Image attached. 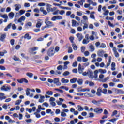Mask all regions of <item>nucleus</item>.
Segmentation results:
<instances>
[{
    "label": "nucleus",
    "mask_w": 124,
    "mask_h": 124,
    "mask_svg": "<svg viewBox=\"0 0 124 124\" xmlns=\"http://www.w3.org/2000/svg\"><path fill=\"white\" fill-rule=\"evenodd\" d=\"M49 17H47L45 20V23L47 26L48 28H50V27H54V24H53V22L49 21Z\"/></svg>",
    "instance_id": "obj_1"
},
{
    "label": "nucleus",
    "mask_w": 124,
    "mask_h": 124,
    "mask_svg": "<svg viewBox=\"0 0 124 124\" xmlns=\"http://www.w3.org/2000/svg\"><path fill=\"white\" fill-rule=\"evenodd\" d=\"M55 54V51H54V48L51 47L47 51V55L49 57H52Z\"/></svg>",
    "instance_id": "obj_2"
},
{
    "label": "nucleus",
    "mask_w": 124,
    "mask_h": 124,
    "mask_svg": "<svg viewBox=\"0 0 124 124\" xmlns=\"http://www.w3.org/2000/svg\"><path fill=\"white\" fill-rule=\"evenodd\" d=\"M94 112L98 114H101L103 112V109L101 108H96L94 109Z\"/></svg>",
    "instance_id": "obj_3"
},
{
    "label": "nucleus",
    "mask_w": 124,
    "mask_h": 124,
    "mask_svg": "<svg viewBox=\"0 0 124 124\" xmlns=\"http://www.w3.org/2000/svg\"><path fill=\"white\" fill-rule=\"evenodd\" d=\"M11 90V87L10 86H6L5 85H3L1 87V91H4L5 92H7L8 91H10Z\"/></svg>",
    "instance_id": "obj_4"
},
{
    "label": "nucleus",
    "mask_w": 124,
    "mask_h": 124,
    "mask_svg": "<svg viewBox=\"0 0 124 124\" xmlns=\"http://www.w3.org/2000/svg\"><path fill=\"white\" fill-rule=\"evenodd\" d=\"M87 75L89 76L90 79H93V73L92 70H88L87 71Z\"/></svg>",
    "instance_id": "obj_5"
},
{
    "label": "nucleus",
    "mask_w": 124,
    "mask_h": 124,
    "mask_svg": "<svg viewBox=\"0 0 124 124\" xmlns=\"http://www.w3.org/2000/svg\"><path fill=\"white\" fill-rule=\"evenodd\" d=\"M84 69H85V67L83 66H81V64H79L78 70L79 74H82V73H83Z\"/></svg>",
    "instance_id": "obj_6"
},
{
    "label": "nucleus",
    "mask_w": 124,
    "mask_h": 124,
    "mask_svg": "<svg viewBox=\"0 0 124 124\" xmlns=\"http://www.w3.org/2000/svg\"><path fill=\"white\" fill-rule=\"evenodd\" d=\"M57 70H58L56 71L57 73H58V74H59V75H61L62 74V72H61L60 71H62V70L63 69V66L60 65L57 67Z\"/></svg>",
    "instance_id": "obj_7"
},
{
    "label": "nucleus",
    "mask_w": 124,
    "mask_h": 124,
    "mask_svg": "<svg viewBox=\"0 0 124 124\" xmlns=\"http://www.w3.org/2000/svg\"><path fill=\"white\" fill-rule=\"evenodd\" d=\"M53 83L56 85V86H61L62 83L60 82V80L59 78H55L53 79Z\"/></svg>",
    "instance_id": "obj_8"
},
{
    "label": "nucleus",
    "mask_w": 124,
    "mask_h": 124,
    "mask_svg": "<svg viewBox=\"0 0 124 124\" xmlns=\"http://www.w3.org/2000/svg\"><path fill=\"white\" fill-rule=\"evenodd\" d=\"M55 100H56V99L54 97H51L49 99V102H50V104L52 105V106H56V103H55Z\"/></svg>",
    "instance_id": "obj_9"
},
{
    "label": "nucleus",
    "mask_w": 124,
    "mask_h": 124,
    "mask_svg": "<svg viewBox=\"0 0 124 124\" xmlns=\"http://www.w3.org/2000/svg\"><path fill=\"white\" fill-rule=\"evenodd\" d=\"M102 92V88H101V87H99L97 89V92L96 93V95H97V96H101Z\"/></svg>",
    "instance_id": "obj_10"
},
{
    "label": "nucleus",
    "mask_w": 124,
    "mask_h": 124,
    "mask_svg": "<svg viewBox=\"0 0 124 124\" xmlns=\"http://www.w3.org/2000/svg\"><path fill=\"white\" fill-rule=\"evenodd\" d=\"M6 38V33H0V40L3 42L4 41V39Z\"/></svg>",
    "instance_id": "obj_11"
},
{
    "label": "nucleus",
    "mask_w": 124,
    "mask_h": 124,
    "mask_svg": "<svg viewBox=\"0 0 124 124\" xmlns=\"http://www.w3.org/2000/svg\"><path fill=\"white\" fill-rule=\"evenodd\" d=\"M115 92L117 94H124V92L122 90L115 89Z\"/></svg>",
    "instance_id": "obj_12"
},
{
    "label": "nucleus",
    "mask_w": 124,
    "mask_h": 124,
    "mask_svg": "<svg viewBox=\"0 0 124 124\" xmlns=\"http://www.w3.org/2000/svg\"><path fill=\"white\" fill-rule=\"evenodd\" d=\"M113 51L116 58H119V57H120V55L119 54V53H118V51H117V48H116V47H113Z\"/></svg>",
    "instance_id": "obj_13"
},
{
    "label": "nucleus",
    "mask_w": 124,
    "mask_h": 124,
    "mask_svg": "<svg viewBox=\"0 0 124 124\" xmlns=\"http://www.w3.org/2000/svg\"><path fill=\"white\" fill-rule=\"evenodd\" d=\"M104 51L102 50H100L97 52V55L98 57H102L103 58L104 55Z\"/></svg>",
    "instance_id": "obj_14"
},
{
    "label": "nucleus",
    "mask_w": 124,
    "mask_h": 124,
    "mask_svg": "<svg viewBox=\"0 0 124 124\" xmlns=\"http://www.w3.org/2000/svg\"><path fill=\"white\" fill-rule=\"evenodd\" d=\"M77 36L78 38V39L79 41H82V39L84 38V36L82 35L81 33H78L77 34Z\"/></svg>",
    "instance_id": "obj_15"
},
{
    "label": "nucleus",
    "mask_w": 124,
    "mask_h": 124,
    "mask_svg": "<svg viewBox=\"0 0 124 124\" xmlns=\"http://www.w3.org/2000/svg\"><path fill=\"white\" fill-rule=\"evenodd\" d=\"M72 27H78L79 24L77 23V21L75 20H72Z\"/></svg>",
    "instance_id": "obj_16"
},
{
    "label": "nucleus",
    "mask_w": 124,
    "mask_h": 124,
    "mask_svg": "<svg viewBox=\"0 0 124 124\" xmlns=\"http://www.w3.org/2000/svg\"><path fill=\"white\" fill-rule=\"evenodd\" d=\"M39 96H40V99L38 100V102H40V103H42L44 102V99H45V97L41 95H39Z\"/></svg>",
    "instance_id": "obj_17"
},
{
    "label": "nucleus",
    "mask_w": 124,
    "mask_h": 124,
    "mask_svg": "<svg viewBox=\"0 0 124 124\" xmlns=\"http://www.w3.org/2000/svg\"><path fill=\"white\" fill-rule=\"evenodd\" d=\"M37 50H38V47L35 46V47L30 48L29 52L31 54H32L33 52H34V51H36Z\"/></svg>",
    "instance_id": "obj_18"
},
{
    "label": "nucleus",
    "mask_w": 124,
    "mask_h": 124,
    "mask_svg": "<svg viewBox=\"0 0 124 124\" xmlns=\"http://www.w3.org/2000/svg\"><path fill=\"white\" fill-rule=\"evenodd\" d=\"M112 60V57L109 56L108 57V61L107 63V67L105 68H107L108 66H110V64H111V61Z\"/></svg>",
    "instance_id": "obj_19"
},
{
    "label": "nucleus",
    "mask_w": 124,
    "mask_h": 124,
    "mask_svg": "<svg viewBox=\"0 0 124 124\" xmlns=\"http://www.w3.org/2000/svg\"><path fill=\"white\" fill-rule=\"evenodd\" d=\"M24 38L25 39H28V40H30V39H31V37L30 36V34L26 33L25 34Z\"/></svg>",
    "instance_id": "obj_20"
},
{
    "label": "nucleus",
    "mask_w": 124,
    "mask_h": 124,
    "mask_svg": "<svg viewBox=\"0 0 124 124\" xmlns=\"http://www.w3.org/2000/svg\"><path fill=\"white\" fill-rule=\"evenodd\" d=\"M92 103L95 104V105H100L101 104L100 101H96L95 100H93L92 101Z\"/></svg>",
    "instance_id": "obj_21"
},
{
    "label": "nucleus",
    "mask_w": 124,
    "mask_h": 124,
    "mask_svg": "<svg viewBox=\"0 0 124 124\" xmlns=\"http://www.w3.org/2000/svg\"><path fill=\"white\" fill-rule=\"evenodd\" d=\"M6 96H4V93H0V100H3V99H5Z\"/></svg>",
    "instance_id": "obj_22"
},
{
    "label": "nucleus",
    "mask_w": 124,
    "mask_h": 124,
    "mask_svg": "<svg viewBox=\"0 0 124 124\" xmlns=\"http://www.w3.org/2000/svg\"><path fill=\"white\" fill-rule=\"evenodd\" d=\"M61 82L62 84H67V83H69V80L68 79H65L64 78H62L61 79Z\"/></svg>",
    "instance_id": "obj_23"
},
{
    "label": "nucleus",
    "mask_w": 124,
    "mask_h": 124,
    "mask_svg": "<svg viewBox=\"0 0 124 124\" xmlns=\"http://www.w3.org/2000/svg\"><path fill=\"white\" fill-rule=\"evenodd\" d=\"M84 96H85V97H93V95L89 93H84Z\"/></svg>",
    "instance_id": "obj_24"
},
{
    "label": "nucleus",
    "mask_w": 124,
    "mask_h": 124,
    "mask_svg": "<svg viewBox=\"0 0 124 124\" xmlns=\"http://www.w3.org/2000/svg\"><path fill=\"white\" fill-rule=\"evenodd\" d=\"M15 6L16 7L15 10H16V11H19V10H20V9L21 8V5L16 4Z\"/></svg>",
    "instance_id": "obj_25"
},
{
    "label": "nucleus",
    "mask_w": 124,
    "mask_h": 124,
    "mask_svg": "<svg viewBox=\"0 0 124 124\" xmlns=\"http://www.w3.org/2000/svg\"><path fill=\"white\" fill-rule=\"evenodd\" d=\"M70 82L71 84H75V83H76V82H77V78H74L72 79H71Z\"/></svg>",
    "instance_id": "obj_26"
},
{
    "label": "nucleus",
    "mask_w": 124,
    "mask_h": 124,
    "mask_svg": "<svg viewBox=\"0 0 124 124\" xmlns=\"http://www.w3.org/2000/svg\"><path fill=\"white\" fill-rule=\"evenodd\" d=\"M46 6L47 11H48V12H50V11L51 10V7H52V5H51L50 4H46Z\"/></svg>",
    "instance_id": "obj_27"
},
{
    "label": "nucleus",
    "mask_w": 124,
    "mask_h": 124,
    "mask_svg": "<svg viewBox=\"0 0 124 124\" xmlns=\"http://www.w3.org/2000/svg\"><path fill=\"white\" fill-rule=\"evenodd\" d=\"M11 26H12V23L9 24L7 25V26L6 28H5V29H4L5 31H8V29H10L11 28Z\"/></svg>",
    "instance_id": "obj_28"
},
{
    "label": "nucleus",
    "mask_w": 124,
    "mask_h": 124,
    "mask_svg": "<svg viewBox=\"0 0 124 124\" xmlns=\"http://www.w3.org/2000/svg\"><path fill=\"white\" fill-rule=\"evenodd\" d=\"M26 20V16H22L19 19H18V21L20 23H22V21H25Z\"/></svg>",
    "instance_id": "obj_29"
},
{
    "label": "nucleus",
    "mask_w": 124,
    "mask_h": 124,
    "mask_svg": "<svg viewBox=\"0 0 124 124\" xmlns=\"http://www.w3.org/2000/svg\"><path fill=\"white\" fill-rule=\"evenodd\" d=\"M89 48L91 52H94V51L95 50L94 48V46H93V45H90Z\"/></svg>",
    "instance_id": "obj_30"
},
{
    "label": "nucleus",
    "mask_w": 124,
    "mask_h": 124,
    "mask_svg": "<svg viewBox=\"0 0 124 124\" xmlns=\"http://www.w3.org/2000/svg\"><path fill=\"white\" fill-rule=\"evenodd\" d=\"M72 46L74 51H77V49L78 48V47H77V46L76 45V44H75V43H73V44H72Z\"/></svg>",
    "instance_id": "obj_31"
},
{
    "label": "nucleus",
    "mask_w": 124,
    "mask_h": 124,
    "mask_svg": "<svg viewBox=\"0 0 124 124\" xmlns=\"http://www.w3.org/2000/svg\"><path fill=\"white\" fill-rule=\"evenodd\" d=\"M32 26V23L31 22H28L27 24L25 25V28H27L28 27H31Z\"/></svg>",
    "instance_id": "obj_32"
},
{
    "label": "nucleus",
    "mask_w": 124,
    "mask_h": 124,
    "mask_svg": "<svg viewBox=\"0 0 124 124\" xmlns=\"http://www.w3.org/2000/svg\"><path fill=\"white\" fill-rule=\"evenodd\" d=\"M42 26V22L40 21H38L37 23L36 24V27L37 28H40Z\"/></svg>",
    "instance_id": "obj_33"
},
{
    "label": "nucleus",
    "mask_w": 124,
    "mask_h": 124,
    "mask_svg": "<svg viewBox=\"0 0 124 124\" xmlns=\"http://www.w3.org/2000/svg\"><path fill=\"white\" fill-rule=\"evenodd\" d=\"M99 72H100V73H101V74H104L105 73H106L107 71L105 69H99Z\"/></svg>",
    "instance_id": "obj_34"
},
{
    "label": "nucleus",
    "mask_w": 124,
    "mask_h": 124,
    "mask_svg": "<svg viewBox=\"0 0 124 124\" xmlns=\"http://www.w3.org/2000/svg\"><path fill=\"white\" fill-rule=\"evenodd\" d=\"M78 111H79V112H81V111H83L84 110V108H83L82 106H81L80 105H78Z\"/></svg>",
    "instance_id": "obj_35"
},
{
    "label": "nucleus",
    "mask_w": 124,
    "mask_h": 124,
    "mask_svg": "<svg viewBox=\"0 0 124 124\" xmlns=\"http://www.w3.org/2000/svg\"><path fill=\"white\" fill-rule=\"evenodd\" d=\"M30 91H31V89L30 88H27V90H26V94L27 96H29L30 95L31 93L30 92Z\"/></svg>",
    "instance_id": "obj_36"
},
{
    "label": "nucleus",
    "mask_w": 124,
    "mask_h": 124,
    "mask_svg": "<svg viewBox=\"0 0 124 124\" xmlns=\"http://www.w3.org/2000/svg\"><path fill=\"white\" fill-rule=\"evenodd\" d=\"M9 17L11 19H13V17H14V12H11L9 14Z\"/></svg>",
    "instance_id": "obj_37"
},
{
    "label": "nucleus",
    "mask_w": 124,
    "mask_h": 124,
    "mask_svg": "<svg viewBox=\"0 0 124 124\" xmlns=\"http://www.w3.org/2000/svg\"><path fill=\"white\" fill-rule=\"evenodd\" d=\"M83 80L82 79H78V85H83Z\"/></svg>",
    "instance_id": "obj_38"
},
{
    "label": "nucleus",
    "mask_w": 124,
    "mask_h": 124,
    "mask_svg": "<svg viewBox=\"0 0 124 124\" xmlns=\"http://www.w3.org/2000/svg\"><path fill=\"white\" fill-rule=\"evenodd\" d=\"M26 75L27 76L29 77V78H32V76H33V74L31 73H27Z\"/></svg>",
    "instance_id": "obj_39"
},
{
    "label": "nucleus",
    "mask_w": 124,
    "mask_h": 124,
    "mask_svg": "<svg viewBox=\"0 0 124 124\" xmlns=\"http://www.w3.org/2000/svg\"><path fill=\"white\" fill-rule=\"evenodd\" d=\"M69 74H70V73L69 71H66L63 73L62 75L63 76H68Z\"/></svg>",
    "instance_id": "obj_40"
},
{
    "label": "nucleus",
    "mask_w": 124,
    "mask_h": 124,
    "mask_svg": "<svg viewBox=\"0 0 124 124\" xmlns=\"http://www.w3.org/2000/svg\"><path fill=\"white\" fill-rule=\"evenodd\" d=\"M78 122V119H75L74 120H71L70 121V124H75V123H77Z\"/></svg>",
    "instance_id": "obj_41"
},
{
    "label": "nucleus",
    "mask_w": 124,
    "mask_h": 124,
    "mask_svg": "<svg viewBox=\"0 0 124 124\" xmlns=\"http://www.w3.org/2000/svg\"><path fill=\"white\" fill-rule=\"evenodd\" d=\"M34 115H35L36 116V117L38 119H39V118L41 117L40 114L37 112H34Z\"/></svg>",
    "instance_id": "obj_42"
},
{
    "label": "nucleus",
    "mask_w": 124,
    "mask_h": 124,
    "mask_svg": "<svg viewBox=\"0 0 124 124\" xmlns=\"http://www.w3.org/2000/svg\"><path fill=\"white\" fill-rule=\"evenodd\" d=\"M93 13H94V12H92L90 16V18L91 19H93V20H95V17H94V15L93 14Z\"/></svg>",
    "instance_id": "obj_43"
},
{
    "label": "nucleus",
    "mask_w": 124,
    "mask_h": 124,
    "mask_svg": "<svg viewBox=\"0 0 124 124\" xmlns=\"http://www.w3.org/2000/svg\"><path fill=\"white\" fill-rule=\"evenodd\" d=\"M46 93L48 95H53V91H48L47 92H46Z\"/></svg>",
    "instance_id": "obj_44"
},
{
    "label": "nucleus",
    "mask_w": 124,
    "mask_h": 124,
    "mask_svg": "<svg viewBox=\"0 0 124 124\" xmlns=\"http://www.w3.org/2000/svg\"><path fill=\"white\" fill-rule=\"evenodd\" d=\"M59 13H60V10H56L53 13V15H58V14H59Z\"/></svg>",
    "instance_id": "obj_45"
},
{
    "label": "nucleus",
    "mask_w": 124,
    "mask_h": 124,
    "mask_svg": "<svg viewBox=\"0 0 124 124\" xmlns=\"http://www.w3.org/2000/svg\"><path fill=\"white\" fill-rule=\"evenodd\" d=\"M34 61L35 62H36V63H39V64H41V63H42V60H35Z\"/></svg>",
    "instance_id": "obj_46"
},
{
    "label": "nucleus",
    "mask_w": 124,
    "mask_h": 124,
    "mask_svg": "<svg viewBox=\"0 0 124 124\" xmlns=\"http://www.w3.org/2000/svg\"><path fill=\"white\" fill-rule=\"evenodd\" d=\"M82 62H87L89 61V59H88V58H86L85 57H83L82 58Z\"/></svg>",
    "instance_id": "obj_47"
},
{
    "label": "nucleus",
    "mask_w": 124,
    "mask_h": 124,
    "mask_svg": "<svg viewBox=\"0 0 124 124\" xmlns=\"http://www.w3.org/2000/svg\"><path fill=\"white\" fill-rule=\"evenodd\" d=\"M117 120H118V118H114V119H110V120H108V121L111 122L113 124H115V122H116L117 121Z\"/></svg>",
    "instance_id": "obj_48"
},
{
    "label": "nucleus",
    "mask_w": 124,
    "mask_h": 124,
    "mask_svg": "<svg viewBox=\"0 0 124 124\" xmlns=\"http://www.w3.org/2000/svg\"><path fill=\"white\" fill-rule=\"evenodd\" d=\"M78 65V62H77V61H75L73 62L72 66H73V67H76V66H77Z\"/></svg>",
    "instance_id": "obj_49"
},
{
    "label": "nucleus",
    "mask_w": 124,
    "mask_h": 124,
    "mask_svg": "<svg viewBox=\"0 0 124 124\" xmlns=\"http://www.w3.org/2000/svg\"><path fill=\"white\" fill-rule=\"evenodd\" d=\"M21 102H22L21 100H18L16 101L15 104H16V105H20V103H21Z\"/></svg>",
    "instance_id": "obj_50"
},
{
    "label": "nucleus",
    "mask_w": 124,
    "mask_h": 124,
    "mask_svg": "<svg viewBox=\"0 0 124 124\" xmlns=\"http://www.w3.org/2000/svg\"><path fill=\"white\" fill-rule=\"evenodd\" d=\"M86 29H88V24L84 23V25L83 26V31H85V30H86Z\"/></svg>",
    "instance_id": "obj_51"
},
{
    "label": "nucleus",
    "mask_w": 124,
    "mask_h": 124,
    "mask_svg": "<svg viewBox=\"0 0 124 124\" xmlns=\"http://www.w3.org/2000/svg\"><path fill=\"white\" fill-rule=\"evenodd\" d=\"M102 93H104V94H107V89H103L102 90Z\"/></svg>",
    "instance_id": "obj_52"
},
{
    "label": "nucleus",
    "mask_w": 124,
    "mask_h": 124,
    "mask_svg": "<svg viewBox=\"0 0 124 124\" xmlns=\"http://www.w3.org/2000/svg\"><path fill=\"white\" fill-rule=\"evenodd\" d=\"M69 40L70 41V42H71V43H72V44L73 43H74V42L73 41L74 40V37L71 36L69 38Z\"/></svg>",
    "instance_id": "obj_53"
},
{
    "label": "nucleus",
    "mask_w": 124,
    "mask_h": 124,
    "mask_svg": "<svg viewBox=\"0 0 124 124\" xmlns=\"http://www.w3.org/2000/svg\"><path fill=\"white\" fill-rule=\"evenodd\" d=\"M83 44H88L89 43V41H87V39H84L82 41Z\"/></svg>",
    "instance_id": "obj_54"
},
{
    "label": "nucleus",
    "mask_w": 124,
    "mask_h": 124,
    "mask_svg": "<svg viewBox=\"0 0 124 124\" xmlns=\"http://www.w3.org/2000/svg\"><path fill=\"white\" fill-rule=\"evenodd\" d=\"M1 17L2 18H3V19L8 18V16L7 15H6V14L1 15Z\"/></svg>",
    "instance_id": "obj_55"
},
{
    "label": "nucleus",
    "mask_w": 124,
    "mask_h": 124,
    "mask_svg": "<svg viewBox=\"0 0 124 124\" xmlns=\"http://www.w3.org/2000/svg\"><path fill=\"white\" fill-rule=\"evenodd\" d=\"M106 47V45H105V44L102 43L100 46H99V48H105Z\"/></svg>",
    "instance_id": "obj_56"
},
{
    "label": "nucleus",
    "mask_w": 124,
    "mask_h": 124,
    "mask_svg": "<svg viewBox=\"0 0 124 124\" xmlns=\"http://www.w3.org/2000/svg\"><path fill=\"white\" fill-rule=\"evenodd\" d=\"M33 11L35 13H39V12H40L39 9L37 8H35L34 9Z\"/></svg>",
    "instance_id": "obj_57"
},
{
    "label": "nucleus",
    "mask_w": 124,
    "mask_h": 124,
    "mask_svg": "<svg viewBox=\"0 0 124 124\" xmlns=\"http://www.w3.org/2000/svg\"><path fill=\"white\" fill-rule=\"evenodd\" d=\"M61 116V117H66V116L67 115H66V113H65V112H63V111H62Z\"/></svg>",
    "instance_id": "obj_58"
},
{
    "label": "nucleus",
    "mask_w": 124,
    "mask_h": 124,
    "mask_svg": "<svg viewBox=\"0 0 124 124\" xmlns=\"http://www.w3.org/2000/svg\"><path fill=\"white\" fill-rule=\"evenodd\" d=\"M110 79V78L109 77H107L106 78L104 79L102 81L104 83H106L107 81H108Z\"/></svg>",
    "instance_id": "obj_59"
},
{
    "label": "nucleus",
    "mask_w": 124,
    "mask_h": 124,
    "mask_svg": "<svg viewBox=\"0 0 124 124\" xmlns=\"http://www.w3.org/2000/svg\"><path fill=\"white\" fill-rule=\"evenodd\" d=\"M117 114H118V111L114 110L111 115V117H114V116H115V115H117Z\"/></svg>",
    "instance_id": "obj_60"
},
{
    "label": "nucleus",
    "mask_w": 124,
    "mask_h": 124,
    "mask_svg": "<svg viewBox=\"0 0 124 124\" xmlns=\"http://www.w3.org/2000/svg\"><path fill=\"white\" fill-rule=\"evenodd\" d=\"M117 108H119V109H121V108H124V105H117Z\"/></svg>",
    "instance_id": "obj_61"
},
{
    "label": "nucleus",
    "mask_w": 124,
    "mask_h": 124,
    "mask_svg": "<svg viewBox=\"0 0 124 124\" xmlns=\"http://www.w3.org/2000/svg\"><path fill=\"white\" fill-rule=\"evenodd\" d=\"M56 20H62V16H57Z\"/></svg>",
    "instance_id": "obj_62"
},
{
    "label": "nucleus",
    "mask_w": 124,
    "mask_h": 124,
    "mask_svg": "<svg viewBox=\"0 0 124 124\" xmlns=\"http://www.w3.org/2000/svg\"><path fill=\"white\" fill-rule=\"evenodd\" d=\"M109 14V11L108 10L105 11L104 13H103V15L105 16H107Z\"/></svg>",
    "instance_id": "obj_63"
},
{
    "label": "nucleus",
    "mask_w": 124,
    "mask_h": 124,
    "mask_svg": "<svg viewBox=\"0 0 124 124\" xmlns=\"http://www.w3.org/2000/svg\"><path fill=\"white\" fill-rule=\"evenodd\" d=\"M39 79L41 81H42L43 82H45V81H46V78H45L40 77L39 78Z\"/></svg>",
    "instance_id": "obj_64"
}]
</instances>
